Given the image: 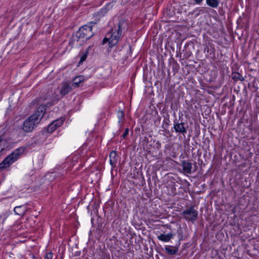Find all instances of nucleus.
Masks as SVG:
<instances>
[{
	"label": "nucleus",
	"instance_id": "f257e3e1",
	"mask_svg": "<svg viewBox=\"0 0 259 259\" xmlns=\"http://www.w3.org/2000/svg\"><path fill=\"white\" fill-rule=\"evenodd\" d=\"M127 24L124 20L120 21L117 25L115 26L111 31L106 34L103 40L102 44H105L108 41L110 47L115 46L118 42L122 35L123 30L127 28Z\"/></svg>",
	"mask_w": 259,
	"mask_h": 259
},
{
	"label": "nucleus",
	"instance_id": "f03ea898",
	"mask_svg": "<svg viewBox=\"0 0 259 259\" xmlns=\"http://www.w3.org/2000/svg\"><path fill=\"white\" fill-rule=\"evenodd\" d=\"M46 110V108L45 106H39L37 110L24 121L20 132H21V131L24 133L31 132L34 127L39 123L45 114Z\"/></svg>",
	"mask_w": 259,
	"mask_h": 259
},
{
	"label": "nucleus",
	"instance_id": "7ed1b4c3",
	"mask_svg": "<svg viewBox=\"0 0 259 259\" xmlns=\"http://www.w3.org/2000/svg\"><path fill=\"white\" fill-rule=\"evenodd\" d=\"M95 24V23L92 22L80 28L76 32L75 36L76 38L74 37V40H76L77 41H80V42H83L90 39L93 35L92 27Z\"/></svg>",
	"mask_w": 259,
	"mask_h": 259
},
{
	"label": "nucleus",
	"instance_id": "20e7f679",
	"mask_svg": "<svg viewBox=\"0 0 259 259\" xmlns=\"http://www.w3.org/2000/svg\"><path fill=\"white\" fill-rule=\"evenodd\" d=\"M183 215L186 221L194 222L197 219L198 212L194 209L193 206H191L183 211Z\"/></svg>",
	"mask_w": 259,
	"mask_h": 259
},
{
	"label": "nucleus",
	"instance_id": "39448f33",
	"mask_svg": "<svg viewBox=\"0 0 259 259\" xmlns=\"http://www.w3.org/2000/svg\"><path fill=\"white\" fill-rule=\"evenodd\" d=\"M182 166L184 174H190L192 171V163L188 161H183L182 163Z\"/></svg>",
	"mask_w": 259,
	"mask_h": 259
},
{
	"label": "nucleus",
	"instance_id": "423d86ee",
	"mask_svg": "<svg viewBox=\"0 0 259 259\" xmlns=\"http://www.w3.org/2000/svg\"><path fill=\"white\" fill-rule=\"evenodd\" d=\"M174 128L177 133H180L182 134H186L187 133L186 128L184 127V123L175 122Z\"/></svg>",
	"mask_w": 259,
	"mask_h": 259
},
{
	"label": "nucleus",
	"instance_id": "0eeeda50",
	"mask_svg": "<svg viewBox=\"0 0 259 259\" xmlns=\"http://www.w3.org/2000/svg\"><path fill=\"white\" fill-rule=\"evenodd\" d=\"M27 211V207L25 205H20L16 206L14 209L15 214L20 216L23 215Z\"/></svg>",
	"mask_w": 259,
	"mask_h": 259
},
{
	"label": "nucleus",
	"instance_id": "6e6552de",
	"mask_svg": "<svg viewBox=\"0 0 259 259\" xmlns=\"http://www.w3.org/2000/svg\"><path fill=\"white\" fill-rule=\"evenodd\" d=\"M118 157L115 151H112L109 155L110 163L112 167H115L117 162Z\"/></svg>",
	"mask_w": 259,
	"mask_h": 259
},
{
	"label": "nucleus",
	"instance_id": "1a4fd4ad",
	"mask_svg": "<svg viewBox=\"0 0 259 259\" xmlns=\"http://www.w3.org/2000/svg\"><path fill=\"white\" fill-rule=\"evenodd\" d=\"M71 91V86L67 82H64L62 84V87L60 90V94L62 96H64L68 94Z\"/></svg>",
	"mask_w": 259,
	"mask_h": 259
},
{
	"label": "nucleus",
	"instance_id": "9d476101",
	"mask_svg": "<svg viewBox=\"0 0 259 259\" xmlns=\"http://www.w3.org/2000/svg\"><path fill=\"white\" fill-rule=\"evenodd\" d=\"M173 236L171 233H169L167 234H160L157 236V238L163 242H168L173 237Z\"/></svg>",
	"mask_w": 259,
	"mask_h": 259
},
{
	"label": "nucleus",
	"instance_id": "9b49d317",
	"mask_svg": "<svg viewBox=\"0 0 259 259\" xmlns=\"http://www.w3.org/2000/svg\"><path fill=\"white\" fill-rule=\"evenodd\" d=\"M84 80V77L82 75H79L75 77L73 79L72 85L75 87H78L79 86L80 83L82 82Z\"/></svg>",
	"mask_w": 259,
	"mask_h": 259
},
{
	"label": "nucleus",
	"instance_id": "f8f14e48",
	"mask_svg": "<svg viewBox=\"0 0 259 259\" xmlns=\"http://www.w3.org/2000/svg\"><path fill=\"white\" fill-rule=\"evenodd\" d=\"M166 252L169 255H174L175 254L177 251H178V248L173 247V246H166L164 248Z\"/></svg>",
	"mask_w": 259,
	"mask_h": 259
},
{
	"label": "nucleus",
	"instance_id": "ddd939ff",
	"mask_svg": "<svg viewBox=\"0 0 259 259\" xmlns=\"http://www.w3.org/2000/svg\"><path fill=\"white\" fill-rule=\"evenodd\" d=\"M206 4L212 8H217L219 6L218 0H206Z\"/></svg>",
	"mask_w": 259,
	"mask_h": 259
},
{
	"label": "nucleus",
	"instance_id": "4468645a",
	"mask_svg": "<svg viewBox=\"0 0 259 259\" xmlns=\"http://www.w3.org/2000/svg\"><path fill=\"white\" fill-rule=\"evenodd\" d=\"M64 119L63 118H59L53 121L55 126L57 127L60 126L63 123Z\"/></svg>",
	"mask_w": 259,
	"mask_h": 259
},
{
	"label": "nucleus",
	"instance_id": "2eb2a0df",
	"mask_svg": "<svg viewBox=\"0 0 259 259\" xmlns=\"http://www.w3.org/2000/svg\"><path fill=\"white\" fill-rule=\"evenodd\" d=\"M57 127L55 126L54 124L52 122L51 123H50L49 126H48V132L49 133H52L53 131H54Z\"/></svg>",
	"mask_w": 259,
	"mask_h": 259
},
{
	"label": "nucleus",
	"instance_id": "dca6fc26",
	"mask_svg": "<svg viewBox=\"0 0 259 259\" xmlns=\"http://www.w3.org/2000/svg\"><path fill=\"white\" fill-rule=\"evenodd\" d=\"M117 116L118 118V122H120L124 117V113L122 111H119L117 113Z\"/></svg>",
	"mask_w": 259,
	"mask_h": 259
},
{
	"label": "nucleus",
	"instance_id": "f3484780",
	"mask_svg": "<svg viewBox=\"0 0 259 259\" xmlns=\"http://www.w3.org/2000/svg\"><path fill=\"white\" fill-rule=\"evenodd\" d=\"M233 78L234 79H238L239 80H243V77L239 73H235L234 75Z\"/></svg>",
	"mask_w": 259,
	"mask_h": 259
},
{
	"label": "nucleus",
	"instance_id": "a211bd4d",
	"mask_svg": "<svg viewBox=\"0 0 259 259\" xmlns=\"http://www.w3.org/2000/svg\"><path fill=\"white\" fill-rule=\"evenodd\" d=\"M53 254L52 252H50L47 253L45 256V259H53Z\"/></svg>",
	"mask_w": 259,
	"mask_h": 259
},
{
	"label": "nucleus",
	"instance_id": "6ab92c4d",
	"mask_svg": "<svg viewBox=\"0 0 259 259\" xmlns=\"http://www.w3.org/2000/svg\"><path fill=\"white\" fill-rule=\"evenodd\" d=\"M55 176V175L54 173H51L50 174H48L46 176V177L47 179H49L50 180H52V179H53Z\"/></svg>",
	"mask_w": 259,
	"mask_h": 259
},
{
	"label": "nucleus",
	"instance_id": "aec40b11",
	"mask_svg": "<svg viewBox=\"0 0 259 259\" xmlns=\"http://www.w3.org/2000/svg\"><path fill=\"white\" fill-rule=\"evenodd\" d=\"M128 134V129L126 128L122 135L123 138H125Z\"/></svg>",
	"mask_w": 259,
	"mask_h": 259
},
{
	"label": "nucleus",
	"instance_id": "412c9836",
	"mask_svg": "<svg viewBox=\"0 0 259 259\" xmlns=\"http://www.w3.org/2000/svg\"><path fill=\"white\" fill-rule=\"evenodd\" d=\"M86 58H87L86 55H84L82 56L80 58V62H82L84 61L86 59Z\"/></svg>",
	"mask_w": 259,
	"mask_h": 259
},
{
	"label": "nucleus",
	"instance_id": "4be33fe9",
	"mask_svg": "<svg viewBox=\"0 0 259 259\" xmlns=\"http://www.w3.org/2000/svg\"><path fill=\"white\" fill-rule=\"evenodd\" d=\"M53 100H59V98L56 96L55 95H53L52 96V97H51Z\"/></svg>",
	"mask_w": 259,
	"mask_h": 259
},
{
	"label": "nucleus",
	"instance_id": "5701e85b",
	"mask_svg": "<svg viewBox=\"0 0 259 259\" xmlns=\"http://www.w3.org/2000/svg\"><path fill=\"white\" fill-rule=\"evenodd\" d=\"M202 1L203 0H194L195 3L198 4H200L202 2Z\"/></svg>",
	"mask_w": 259,
	"mask_h": 259
}]
</instances>
